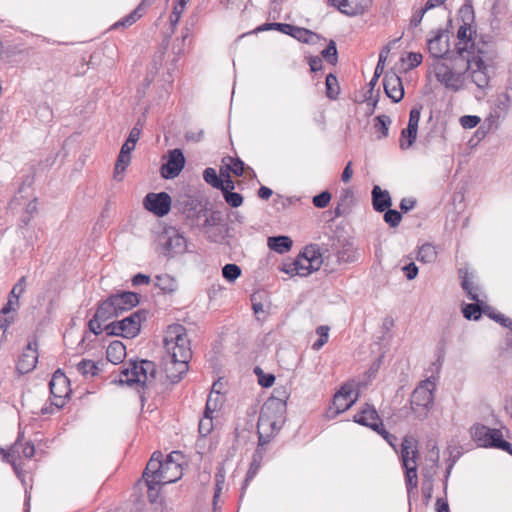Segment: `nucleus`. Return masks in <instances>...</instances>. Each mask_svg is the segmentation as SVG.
<instances>
[{
    "label": "nucleus",
    "mask_w": 512,
    "mask_h": 512,
    "mask_svg": "<svg viewBox=\"0 0 512 512\" xmlns=\"http://www.w3.org/2000/svg\"><path fill=\"white\" fill-rule=\"evenodd\" d=\"M164 345L172 363H180L182 371H184L186 369V360H190L192 357L186 328L181 324L168 326L164 337Z\"/></svg>",
    "instance_id": "20e7f679"
},
{
    "label": "nucleus",
    "mask_w": 512,
    "mask_h": 512,
    "mask_svg": "<svg viewBox=\"0 0 512 512\" xmlns=\"http://www.w3.org/2000/svg\"><path fill=\"white\" fill-rule=\"evenodd\" d=\"M143 205L157 217H164L170 212L172 200L166 192L148 193L143 199Z\"/></svg>",
    "instance_id": "a211bd4d"
},
{
    "label": "nucleus",
    "mask_w": 512,
    "mask_h": 512,
    "mask_svg": "<svg viewBox=\"0 0 512 512\" xmlns=\"http://www.w3.org/2000/svg\"><path fill=\"white\" fill-rule=\"evenodd\" d=\"M143 123L140 119H138L136 125L130 130L127 140L124 142L122 146L128 145V147H133L135 149V145L140 138L141 129Z\"/></svg>",
    "instance_id": "5fc2aeb1"
},
{
    "label": "nucleus",
    "mask_w": 512,
    "mask_h": 512,
    "mask_svg": "<svg viewBox=\"0 0 512 512\" xmlns=\"http://www.w3.org/2000/svg\"><path fill=\"white\" fill-rule=\"evenodd\" d=\"M199 433L202 436H207L213 429L212 418H202L199 422Z\"/></svg>",
    "instance_id": "774afa93"
},
{
    "label": "nucleus",
    "mask_w": 512,
    "mask_h": 512,
    "mask_svg": "<svg viewBox=\"0 0 512 512\" xmlns=\"http://www.w3.org/2000/svg\"><path fill=\"white\" fill-rule=\"evenodd\" d=\"M358 397L359 391L357 389V383L355 381H348L344 383L334 394L332 404L326 409V418H336L339 414L351 408L358 400Z\"/></svg>",
    "instance_id": "0eeeda50"
},
{
    "label": "nucleus",
    "mask_w": 512,
    "mask_h": 512,
    "mask_svg": "<svg viewBox=\"0 0 512 512\" xmlns=\"http://www.w3.org/2000/svg\"><path fill=\"white\" fill-rule=\"evenodd\" d=\"M20 457V449L11 446L2 456L3 461L10 463L15 467V461Z\"/></svg>",
    "instance_id": "0e129e2a"
},
{
    "label": "nucleus",
    "mask_w": 512,
    "mask_h": 512,
    "mask_svg": "<svg viewBox=\"0 0 512 512\" xmlns=\"http://www.w3.org/2000/svg\"><path fill=\"white\" fill-rule=\"evenodd\" d=\"M491 46L489 43L485 41H477V38L474 40V46L473 48H469V50L466 52L467 57L469 58V55L473 56H481L484 60L486 55L490 54Z\"/></svg>",
    "instance_id": "de8ad7c7"
},
{
    "label": "nucleus",
    "mask_w": 512,
    "mask_h": 512,
    "mask_svg": "<svg viewBox=\"0 0 512 512\" xmlns=\"http://www.w3.org/2000/svg\"><path fill=\"white\" fill-rule=\"evenodd\" d=\"M242 185V180H228L226 181L225 186L221 189V191L223 192L224 199L229 206L236 208L242 204V195L240 193L233 192V190L236 188L242 189Z\"/></svg>",
    "instance_id": "7c9ffc66"
},
{
    "label": "nucleus",
    "mask_w": 512,
    "mask_h": 512,
    "mask_svg": "<svg viewBox=\"0 0 512 512\" xmlns=\"http://www.w3.org/2000/svg\"><path fill=\"white\" fill-rule=\"evenodd\" d=\"M330 200H331L330 192L323 191L313 197L312 203L316 208H325L328 206Z\"/></svg>",
    "instance_id": "052dcab7"
},
{
    "label": "nucleus",
    "mask_w": 512,
    "mask_h": 512,
    "mask_svg": "<svg viewBox=\"0 0 512 512\" xmlns=\"http://www.w3.org/2000/svg\"><path fill=\"white\" fill-rule=\"evenodd\" d=\"M391 124V119L387 115H379L374 119V128L377 132L380 133L378 139L386 138L389 134V126Z\"/></svg>",
    "instance_id": "a18cd8bd"
},
{
    "label": "nucleus",
    "mask_w": 512,
    "mask_h": 512,
    "mask_svg": "<svg viewBox=\"0 0 512 512\" xmlns=\"http://www.w3.org/2000/svg\"><path fill=\"white\" fill-rule=\"evenodd\" d=\"M164 461L161 452L156 451L152 454L142 475L145 483L170 484L172 479L170 477H176V475H162L161 477Z\"/></svg>",
    "instance_id": "f8f14e48"
},
{
    "label": "nucleus",
    "mask_w": 512,
    "mask_h": 512,
    "mask_svg": "<svg viewBox=\"0 0 512 512\" xmlns=\"http://www.w3.org/2000/svg\"><path fill=\"white\" fill-rule=\"evenodd\" d=\"M221 176L225 181L232 180V175L240 177L245 170V164L238 157L225 156L221 160L220 165Z\"/></svg>",
    "instance_id": "cd10ccee"
},
{
    "label": "nucleus",
    "mask_w": 512,
    "mask_h": 512,
    "mask_svg": "<svg viewBox=\"0 0 512 512\" xmlns=\"http://www.w3.org/2000/svg\"><path fill=\"white\" fill-rule=\"evenodd\" d=\"M372 205L375 211L384 212L392 206V199L387 190L375 185L372 189Z\"/></svg>",
    "instance_id": "2f4dec72"
},
{
    "label": "nucleus",
    "mask_w": 512,
    "mask_h": 512,
    "mask_svg": "<svg viewBox=\"0 0 512 512\" xmlns=\"http://www.w3.org/2000/svg\"><path fill=\"white\" fill-rule=\"evenodd\" d=\"M464 74V70L462 72H457L453 67H449L445 63H438L435 66V76L437 80L446 88L453 91L461 89L464 81Z\"/></svg>",
    "instance_id": "f3484780"
},
{
    "label": "nucleus",
    "mask_w": 512,
    "mask_h": 512,
    "mask_svg": "<svg viewBox=\"0 0 512 512\" xmlns=\"http://www.w3.org/2000/svg\"><path fill=\"white\" fill-rule=\"evenodd\" d=\"M157 375V366L153 361L130 360L126 367L120 370L119 378L113 382L128 386L138 385L141 400H145V395H150L155 384Z\"/></svg>",
    "instance_id": "f03ea898"
},
{
    "label": "nucleus",
    "mask_w": 512,
    "mask_h": 512,
    "mask_svg": "<svg viewBox=\"0 0 512 512\" xmlns=\"http://www.w3.org/2000/svg\"><path fill=\"white\" fill-rule=\"evenodd\" d=\"M203 179L206 183L211 185L213 188L216 189H222L226 181L224 177L221 176V172L219 171V174H217L216 170L214 168L208 167L203 172Z\"/></svg>",
    "instance_id": "37998d69"
},
{
    "label": "nucleus",
    "mask_w": 512,
    "mask_h": 512,
    "mask_svg": "<svg viewBox=\"0 0 512 512\" xmlns=\"http://www.w3.org/2000/svg\"><path fill=\"white\" fill-rule=\"evenodd\" d=\"M432 493H433V480H432V477L430 476L429 478L425 479L422 482V495H423L426 503H428L430 501V499L432 498Z\"/></svg>",
    "instance_id": "69168bd1"
},
{
    "label": "nucleus",
    "mask_w": 512,
    "mask_h": 512,
    "mask_svg": "<svg viewBox=\"0 0 512 512\" xmlns=\"http://www.w3.org/2000/svg\"><path fill=\"white\" fill-rule=\"evenodd\" d=\"M155 286L163 291V293H173L177 290L178 284L171 275L162 274L155 277Z\"/></svg>",
    "instance_id": "a19ab883"
},
{
    "label": "nucleus",
    "mask_w": 512,
    "mask_h": 512,
    "mask_svg": "<svg viewBox=\"0 0 512 512\" xmlns=\"http://www.w3.org/2000/svg\"><path fill=\"white\" fill-rule=\"evenodd\" d=\"M224 483H225V471H224V468L220 467V468H218V471L215 474V491H214V496H213L214 508L216 507L217 500H218L220 493L223 489Z\"/></svg>",
    "instance_id": "864d4df0"
},
{
    "label": "nucleus",
    "mask_w": 512,
    "mask_h": 512,
    "mask_svg": "<svg viewBox=\"0 0 512 512\" xmlns=\"http://www.w3.org/2000/svg\"><path fill=\"white\" fill-rule=\"evenodd\" d=\"M449 38L447 29H439L434 32V35L427 39L430 55L436 59H451Z\"/></svg>",
    "instance_id": "2eb2a0df"
},
{
    "label": "nucleus",
    "mask_w": 512,
    "mask_h": 512,
    "mask_svg": "<svg viewBox=\"0 0 512 512\" xmlns=\"http://www.w3.org/2000/svg\"><path fill=\"white\" fill-rule=\"evenodd\" d=\"M133 151V147L122 146L120 149V153L117 157L115 168H114V179L122 180V174L125 172L127 167L131 162V152Z\"/></svg>",
    "instance_id": "f704fd0d"
},
{
    "label": "nucleus",
    "mask_w": 512,
    "mask_h": 512,
    "mask_svg": "<svg viewBox=\"0 0 512 512\" xmlns=\"http://www.w3.org/2000/svg\"><path fill=\"white\" fill-rule=\"evenodd\" d=\"M299 254L304 257V260L307 262V266L304 267L309 270V275L317 271L323 263L321 248L318 244L305 246Z\"/></svg>",
    "instance_id": "c756f323"
},
{
    "label": "nucleus",
    "mask_w": 512,
    "mask_h": 512,
    "mask_svg": "<svg viewBox=\"0 0 512 512\" xmlns=\"http://www.w3.org/2000/svg\"><path fill=\"white\" fill-rule=\"evenodd\" d=\"M12 311H4V307L0 310V330L7 332V328L14 322Z\"/></svg>",
    "instance_id": "680f3d73"
},
{
    "label": "nucleus",
    "mask_w": 512,
    "mask_h": 512,
    "mask_svg": "<svg viewBox=\"0 0 512 512\" xmlns=\"http://www.w3.org/2000/svg\"><path fill=\"white\" fill-rule=\"evenodd\" d=\"M119 316L126 311L131 310L140 303V296L136 292L121 291L109 296Z\"/></svg>",
    "instance_id": "b1692460"
},
{
    "label": "nucleus",
    "mask_w": 512,
    "mask_h": 512,
    "mask_svg": "<svg viewBox=\"0 0 512 512\" xmlns=\"http://www.w3.org/2000/svg\"><path fill=\"white\" fill-rule=\"evenodd\" d=\"M174 208L183 215L185 221L191 228H195L197 223L201 220L202 215L207 211V207L201 205V203L191 197L182 196L177 199L174 203Z\"/></svg>",
    "instance_id": "6e6552de"
},
{
    "label": "nucleus",
    "mask_w": 512,
    "mask_h": 512,
    "mask_svg": "<svg viewBox=\"0 0 512 512\" xmlns=\"http://www.w3.org/2000/svg\"><path fill=\"white\" fill-rule=\"evenodd\" d=\"M384 221L392 228L397 227L401 220H402V214L395 210L388 208L384 211Z\"/></svg>",
    "instance_id": "4d7b16f0"
},
{
    "label": "nucleus",
    "mask_w": 512,
    "mask_h": 512,
    "mask_svg": "<svg viewBox=\"0 0 512 512\" xmlns=\"http://www.w3.org/2000/svg\"><path fill=\"white\" fill-rule=\"evenodd\" d=\"M282 397L271 396L262 406L258 416V446L267 444L283 426L286 414L285 391Z\"/></svg>",
    "instance_id": "f257e3e1"
},
{
    "label": "nucleus",
    "mask_w": 512,
    "mask_h": 512,
    "mask_svg": "<svg viewBox=\"0 0 512 512\" xmlns=\"http://www.w3.org/2000/svg\"><path fill=\"white\" fill-rule=\"evenodd\" d=\"M185 156L181 149L175 148L168 151L167 161L160 167V175L164 179L176 178L184 169Z\"/></svg>",
    "instance_id": "6ab92c4d"
},
{
    "label": "nucleus",
    "mask_w": 512,
    "mask_h": 512,
    "mask_svg": "<svg viewBox=\"0 0 512 512\" xmlns=\"http://www.w3.org/2000/svg\"><path fill=\"white\" fill-rule=\"evenodd\" d=\"M486 315H488V317L493 319L495 322L501 324L503 327L512 330V320L506 317L504 314L495 312L490 308V310H487Z\"/></svg>",
    "instance_id": "13d9d810"
},
{
    "label": "nucleus",
    "mask_w": 512,
    "mask_h": 512,
    "mask_svg": "<svg viewBox=\"0 0 512 512\" xmlns=\"http://www.w3.org/2000/svg\"><path fill=\"white\" fill-rule=\"evenodd\" d=\"M267 245L269 249L279 254H283L291 249L293 241L289 236L285 235L271 236L268 237Z\"/></svg>",
    "instance_id": "4c0bfd02"
},
{
    "label": "nucleus",
    "mask_w": 512,
    "mask_h": 512,
    "mask_svg": "<svg viewBox=\"0 0 512 512\" xmlns=\"http://www.w3.org/2000/svg\"><path fill=\"white\" fill-rule=\"evenodd\" d=\"M162 485L163 484L146 483V486L148 488V499L150 500V502L154 503L158 501V498L160 496V487Z\"/></svg>",
    "instance_id": "338daca9"
},
{
    "label": "nucleus",
    "mask_w": 512,
    "mask_h": 512,
    "mask_svg": "<svg viewBox=\"0 0 512 512\" xmlns=\"http://www.w3.org/2000/svg\"><path fill=\"white\" fill-rule=\"evenodd\" d=\"M372 0H328L341 13L348 16L362 14L370 5Z\"/></svg>",
    "instance_id": "bb28decb"
},
{
    "label": "nucleus",
    "mask_w": 512,
    "mask_h": 512,
    "mask_svg": "<svg viewBox=\"0 0 512 512\" xmlns=\"http://www.w3.org/2000/svg\"><path fill=\"white\" fill-rule=\"evenodd\" d=\"M321 55L327 60L330 64H335L338 60V52L336 43L334 40H330L326 48L321 52Z\"/></svg>",
    "instance_id": "6e6d98bb"
},
{
    "label": "nucleus",
    "mask_w": 512,
    "mask_h": 512,
    "mask_svg": "<svg viewBox=\"0 0 512 512\" xmlns=\"http://www.w3.org/2000/svg\"><path fill=\"white\" fill-rule=\"evenodd\" d=\"M435 383L426 379L414 389L410 399L411 410L416 418L425 419L433 406Z\"/></svg>",
    "instance_id": "423d86ee"
},
{
    "label": "nucleus",
    "mask_w": 512,
    "mask_h": 512,
    "mask_svg": "<svg viewBox=\"0 0 512 512\" xmlns=\"http://www.w3.org/2000/svg\"><path fill=\"white\" fill-rule=\"evenodd\" d=\"M353 420L355 423L369 427L375 432L378 431V429H382L383 422L379 417L377 410L373 405L367 403L357 414L353 416Z\"/></svg>",
    "instance_id": "393cba45"
},
{
    "label": "nucleus",
    "mask_w": 512,
    "mask_h": 512,
    "mask_svg": "<svg viewBox=\"0 0 512 512\" xmlns=\"http://www.w3.org/2000/svg\"><path fill=\"white\" fill-rule=\"evenodd\" d=\"M162 475H165V476L176 475V477H173V476L170 477V478H173V479H171L170 483H174L181 478V476H182L181 466L172 459V455H168L167 458L165 459L161 476Z\"/></svg>",
    "instance_id": "79ce46f5"
},
{
    "label": "nucleus",
    "mask_w": 512,
    "mask_h": 512,
    "mask_svg": "<svg viewBox=\"0 0 512 512\" xmlns=\"http://www.w3.org/2000/svg\"><path fill=\"white\" fill-rule=\"evenodd\" d=\"M325 85H326V96L331 100L337 99L339 92H340V88H339V84H338V80H337L336 76L333 75L332 73L328 74L326 76Z\"/></svg>",
    "instance_id": "09e8293b"
},
{
    "label": "nucleus",
    "mask_w": 512,
    "mask_h": 512,
    "mask_svg": "<svg viewBox=\"0 0 512 512\" xmlns=\"http://www.w3.org/2000/svg\"><path fill=\"white\" fill-rule=\"evenodd\" d=\"M383 87L385 94L394 103L400 102L404 97V88L401 78L393 71H389L384 75Z\"/></svg>",
    "instance_id": "a878e982"
},
{
    "label": "nucleus",
    "mask_w": 512,
    "mask_h": 512,
    "mask_svg": "<svg viewBox=\"0 0 512 512\" xmlns=\"http://www.w3.org/2000/svg\"><path fill=\"white\" fill-rule=\"evenodd\" d=\"M331 246L335 250L338 264L354 263L359 258L357 249L348 238L337 237L332 240Z\"/></svg>",
    "instance_id": "412c9836"
},
{
    "label": "nucleus",
    "mask_w": 512,
    "mask_h": 512,
    "mask_svg": "<svg viewBox=\"0 0 512 512\" xmlns=\"http://www.w3.org/2000/svg\"><path fill=\"white\" fill-rule=\"evenodd\" d=\"M483 306V302L479 299V302L475 303H463L461 307V311L463 313V316L467 320H474L477 321L481 318L482 313L487 314V310H490L489 306Z\"/></svg>",
    "instance_id": "e433bc0d"
},
{
    "label": "nucleus",
    "mask_w": 512,
    "mask_h": 512,
    "mask_svg": "<svg viewBox=\"0 0 512 512\" xmlns=\"http://www.w3.org/2000/svg\"><path fill=\"white\" fill-rule=\"evenodd\" d=\"M458 273L461 279V287L465 291L467 297L474 302H479V294H472L471 291L472 286H476L472 281L473 275L469 273L467 269L463 268L459 269Z\"/></svg>",
    "instance_id": "ea45409f"
},
{
    "label": "nucleus",
    "mask_w": 512,
    "mask_h": 512,
    "mask_svg": "<svg viewBox=\"0 0 512 512\" xmlns=\"http://www.w3.org/2000/svg\"><path fill=\"white\" fill-rule=\"evenodd\" d=\"M118 316L117 310L108 297L98 304L93 318L88 322L89 330L95 335H100L103 332L102 323Z\"/></svg>",
    "instance_id": "dca6fc26"
},
{
    "label": "nucleus",
    "mask_w": 512,
    "mask_h": 512,
    "mask_svg": "<svg viewBox=\"0 0 512 512\" xmlns=\"http://www.w3.org/2000/svg\"><path fill=\"white\" fill-rule=\"evenodd\" d=\"M417 483V465H412L411 468L405 469V484L409 498L412 491L417 489Z\"/></svg>",
    "instance_id": "8fccbe9b"
},
{
    "label": "nucleus",
    "mask_w": 512,
    "mask_h": 512,
    "mask_svg": "<svg viewBox=\"0 0 512 512\" xmlns=\"http://www.w3.org/2000/svg\"><path fill=\"white\" fill-rule=\"evenodd\" d=\"M470 433L479 447L496 448L512 455V444L503 439L501 430L477 423L471 427Z\"/></svg>",
    "instance_id": "39448f33"
},
{
    "label": "nucleus",
    "mask_w": 512,
    "mask_h": 512,
    "mask_svg": "<svg viewBox=\"0 0 512 512\" xmlns=\"http://www.w3.org/2000/svg\"><path fill=\"white\" fill-rule=\"evenodd\" d=\"M241 275V268L236 264H226L222 268V276L228 282H234Z\"/></svg>",
    "instance_id": "603ef678"
},
{
    "label": "nucleus",
    "mask_w": 512,
    "mask_h": 512,
    "mask_svg": "<svg viewBox=\"0 0 512 512\" xmlns=\"http://www.w3.org/2000/svg\"><path fill=\"white\" fill-rule=\"evenodd\" d=\"M154 0H142V2L128 15L123 17L121 20L117 21L112 25V29L126 28L134 24L138 19H140L143 14V7L146 5H151Z\"/></svg>",
    "instance_id": "72a5a7b5"
},
{
    "label": "nucleus",
    "mask_w": 512,
    "mask_h": 512,
    "mask_svg": "<svg viewBox=\"0 0 512 512\" xmlns=\"http://www.w3.org/2000/svg\"><path fill=\"white\" fill-rule=\"evenodd\" d=\"M26 276H22L17 283L13 286L9 293L8 301L4 305V311H16L19 307V298L24 293L26 288Z\"/></svg>",
    "instance_id": "473e14b6"
},
{
    "label": "nucleus",
    "mask_w": 512,
    "mask_h": 512,
    "mask_svg": "<svg viewBox=\"0 0 512 512\" xmlns=\"http://www.w3.org/2000/svg\"><path fill=\"white\" fill-rule=\"evenodd\" d=\"M418 456L417 440L412 436H405L401 444V461L404 469L416 464Z\"/></svg>",
    "instance_id": "c85d7f7f"
},
{
    "label": "nucleus",
    "mask_w": 512,
    "mask_h": 512,
    "mask_svg": "<svg viewBox=\"0 0 512 512\" xmlns=\"http://www.w3.org/2000/svg\"><path fill=\"white\" fill-rule=\"evenodd\" d=\"M480 123V118L476 115H464L460 118V124L465 129H472Z\"/></svg>",
    "instance_id": "e2e57ef3"
},
{
    "label": "nucleus",
    "mask_w": 512,
    "mask_h": 512,
    "mask_svg": "<svg viewBox=\"0 0 512 512\" xmlns=\"http://www.w3.org/2000/svg\"><path fill=\"white\" fill-rule=\"evenodd\" d=\"M420 115H421L420 107H413L410 110L408 126H407V128H405L401 131V136H400V140H399V146L402 150H406L414 144V142L417 138V131H418V124L420 121Z\"/></svg>",
    "instance_id": "4be33fe9"
},
{
    "label": "nucleus",
    "mask_w": 512,
    "mask_h": 512,
    "mask_svg": "<svg viewBox=\"0 0 512 512\" xmlns=\"http://www.w3.org/2000/svg\"><path fill=\"white\" fill-rule=\"evenodd\" d=\"M437 258V251L435 246L430 243L423 244L417 254V260L423 263H432Z\"/></svg>",
    "instance_id": "c03bdc74"
},
{
    "label": "nucleus",
    "mask_w": 512,
    "mask_h": 512,
    "mask_svg": "<svg viewBox=\"0 0 512 512\" xmlns=\"http://www.w3.org/2000/svg\"><path fill=\"white\" fill-rule=\"evenodd\" d=\"M268 30H277L285 35H289L294 39L302 43H312L314 38L317 37V34L302 27L294 26L287 23H266L261 26H258V32L268 31Z\"/></svg>",
    "instance_id": "9d476101"
},
{
    "label": "nucleus",
    "mask_w": 512,
    "mask_h": 512,
    "mask_svg": "<svg viewBox=\"0 0 512 512\" xmlns=\"http://www.w3.org/2000/svg\"><path fill=\"white\" fill-rule=\"evenodd\" d=\"M77 371L80 374H82L84 377H87V376L93 377L98 374L99 368L94 361L89 360V359H82L77 364Z\"/></svg>",
    "instance_id": "49530a36"
},
{
    "label": "nucleus",
    "mask_w": 512,
    "mask_h": 512,
    "mask_svg": "<svg viewBox=\"0 0 512 512\" xmlns=\"http://www.w3.org/2000/svg\"><path fill=\"white\" fill-rule=\"evenodd\" d=\"M149 311L146 309H139L129 316L118 321L121 337L132 339L138 336L141 332V324L147 320Z\"/></svg>",
    "instance_id": "4468645a"
},
{
    "label": "nucleus",
    "mask_w": 512,
    "mask_h": 512,
    "mask_svg": "<svg viewBox=\"0 0 512 512\" xmlns=\"http://www.w3.org/2000/svg\"><path fill=\"white\" fill-rule=\"evenodd\" d=\"M126 356V347L125 345L119 341H112L106 351L107 360L113 364H118L123 361Z\"/></svg>",
    "instance_id": "58836bf2"
},
{
    "label": "nucleus",
    "mask_w": 512,
    "mask_h": 512,
    "mask_svg": "<svg viewBox=\"0 0 512 512\" xmlns=\"http://www.w3.org/2000/svg\"><path fill=\"white\" fill-rule=\"evenodd\" d=\"M275 375L271 373H265L260 367H258V385L269 388L275 383Z\"/></svg>",
    "instance_id": "bf43d9fd"
},
{
    "label": "nucleus",
    "mask_w": 512,
    "mask_h": 512,
    "mask_svg": "<svg viewBox=\"0 0 512 512\" xmlns=\"http://www.w3.org/2000/svg\"><path fill=\"white\" fill-rule=\"evenodd\" d=\"M49 389L52 397V405L57 409L63 408L72 390L70 388L69 378L61 369H57L53 373L49 382Z\"/></svg>",
    "instance_id": "1a4fd4ad"
},
{
    "label": "nucleus",
    "mask_w": 512,
    "mask_h": 512,
    "mask_svg": "<svg viewBox=\"0 0 512 512\" xmlns=\"http://www.w3.org/2000/svg\"><path fill=\"white\" fill-rule=\"evenodd\" d=\"M164 255L182 254L186 251V238L176 228H166L160 236Z\"/></svg>",
    "instance_id": "ddd939ff"
},
{
    "label": "nucleus",
    "mask_w": 512,
    "mask_h": 512,
    "mask_svg": "<svg viewBox=\"0 0 512 512\" xmlns=\"http://www.w3.org/2000/svg\"><path fill=\"white\" fill-rule=\"evenodd\" d=\"M195 228L203 234L207 241L212 243L223 244L231 237L228 219L220 210L208 208Z\"/></svg>",
    "instance_id": "7ed1b4c3"
},
{
    "label": "nucleus",
    "mask_w": 512,
    "mask_h": 512,
    "mask_svg": "<svg viewBox=\"0 0 512 512\" xmlns=\"http://www.w3.org/2000/svg\"><path fill=\"white\" fill-rule=\"evenodd\" d=\"M471 70L470 77L472 82L479 88L488 87L490 76L488 75V65L481 56L466 57L464 63V72Z\"/></svg>",
    "instance_id": "9b49d317"
},
{
    "label": "nucleus",
    "mask_w": 512,
    "mask_h": 512,
    "mask_svg": "<svg viewBox=\"0 0 512 512\" xmlns=\"http://www.w3.org/2000/svg\"><path fill=\"white\" fill-rule=\"evenodd\" d=\"M278 270L284 272L289 277H306L309 275V270L302 266L300 260H296V258L284 261L279 265Z\"/></svg>",
    "instance_id": "c9c22d12"
},
{
    "label": "nucleus",
    "mask_w": 512,
    "mask_h": 512,
    "mask_svg": "<svg viewBox=\"0 0 512 512\" xmlns=\"http://www.w3.org/2000/svg\"><path fill=\"white\" fill-rule=\"evenodd\" d=\"M476 37V31L472 29L471 25L467 22H463L457 31L458 42L455 44V53L457 57H455V60L458 58L464 60L466 58L464 54L469 50V48H473Z\"/></svg>",
    "instance_id": "5701e85b"
},
{
    "label": "nucleus",
    "mask_w": 512,
    "mask_h": 512,
    "mask_svg": "<svg viewBox=\"0 0 512 512\" xmlns=\"http://www.w3.org/2000/svg\"><path fill=\"white\" fill-rule=\"evenodd\" d=\"M38 362V342L35 336L28 340V343L19 356L16 369L20 374H27L33 371Z\"/></svg>",
    "instance_id": "aec40b11"
},
{
    "label": "nucleus",
    "mask_w": 512,
    "mask_h": 512,
    "mask_svg": "<svg viewBox=\"0 0 512 512\" xmlns=\"http://www.w3.org/2000/svg\"><path fill=\"white\" fill-rule=\"evenodd\" d=\"M330 328L326 325H321L316 328V333L319 336L318 340L312 345V349L315 351L320 350L327 342L329 338Z\"/></svg>",
    "instance_id": "3c124183"
}]
</instances>
